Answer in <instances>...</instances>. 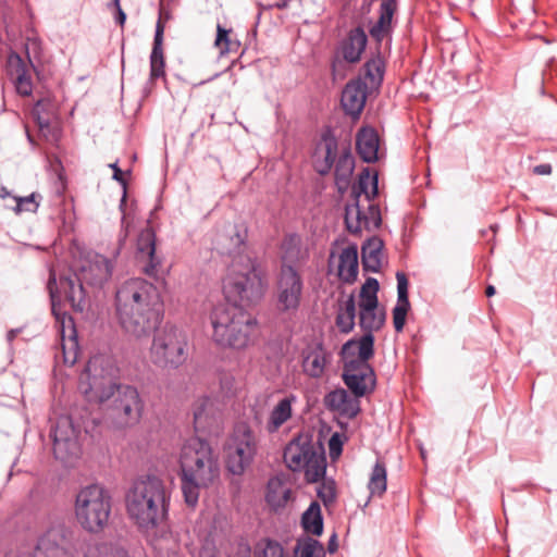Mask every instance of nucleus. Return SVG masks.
Listing matches in <instances>:
<instances>
[{"instance_id":"27","label":"nucleus","mask_w":557,"mask_h":557,"mask_svg":"<svg viewBox=\"0 0 557 557\" xmlns=\"http://www.w3.org/2000/svg\"><path fill=\"white\" fill-rule=\"evenodd\" d=\"M297 403V396L294 394H288L281 398L270 411L268 421H267V430L270 433H274L280 430V428L286 423L293 416V406Z\"/></svg>"},{"instance_id":"45","label":"nucleus","mask_w":557,"mask_h":557,"mask_svg":"<svg viewBox=\"0 0 557 557\" xmlns=\"http://www.w3.org/2000/svg\"><path fill=\"white\" fill-rule=\"evenodd\" d=\"M321 480L322 482L317 488V495L325 506H329L336 498V485L332 479H324L323 476Z\"/></svg>"},{"instance_id":"50","label":"nucleus","mask_w":557,"mask_h":557,"mask_svg":"<svg viewBox=\"0 0 557 557\" xmlns=\"http://www.w3.org/2000/svg\"><path fill=\"white\" fill-rule=\"evenodd\" d=\"M113 170V178L117 182H120L121 184L125 185V182L123 180V174H122V171L121 169L117 166L116 163H113L110 165Z\"/></svg>"},{"instance_id":"18","label":"nucleus","mask_w":557,"mask_h":557,"mask_svg":"<svg viewBox=\"0 0 557 557\" xmlns=\"http://www.w3.org/2000/svg\"><path fill=\"white\" fill-rule=\"evenodd\" d=\"M329 268L336 272L343 283L356 282L359 272L357 245L333 248L329 258Z\"/></svg>"},{"instance_id":"33","label":"nucleus","mask_w":557,"mask_h":557,"mask_svg":"<svg viewBox=\"0 0 557 557\" xmlns=\"http://www.w3.org/2000/svg\"><path fill=\"white\" fill-rule=\"evenodd\" d=\"M282 265H293L304 262L307 257V250L302 248L301 237L297 234H289L284 237L282 245Z\"/></svg>"},{"instance_id":"38","label":"nucleus","mask_w":557,"mask_h":557,"mask_svg":"<svg viewBox=\"0 0 557 557\" xmlns=\"http://www.w3.org/2000/svg\"><path fill=\"white\" fill-rule=\"evenodd\" d=\"M301 524L306 532L313 535H320L323 532V519L321 508L318 502H312L304 512Z\"/></svg>"},{"instance_id":"35","label":"nucleus","mask_w":557,"mask_h":557,"mask_svg":"<svg viewBox=\"0 0 557 557\" xmlns=\"http://www.w3.org/2000/svg\"><path fill=\"white\" fill-rule=\"evenodd\" d=\"M383 242L373 236L369 238L361 248L362 265L368 272H379L382 267L383 259Z\"/></svg>"},{"instance_id":"10","label":"nucleus","mask_w":557,"mask_h":557,"mask_svg":"<svg viewBox=\"0 0 557 557\" xmlns=\"http://www.w3.org/2000/svg\"><path fill=\"white\" fill-rule=\"evenodd\" d=\"M284 462L293 472H304L307 482H319L325 475L324 450L307 434L294 437L284 449Z\"/></svg>"},{"instance_id":"36","label":"nucleus","mask_w":557,"mask_h":557,"mask_svg":"<svg viewBox=\"0 0 557 557\" xmlns=\"http://www.w3.org/2000/svg\"><path fill=\"white\" fill-rule=\"evenodd\" d=\"M82 557H131L119 544L106 541H90L83 548Z\"/></svg>"},{"instance_id":"25","label":"nucleus","mask_w":557,"mask_h":557,"mask_svg":"<svg viewBox=\"0 0 557 557\" xmlns=\"http://www.w3.org/2000/svg\"><path fill=\"white\" fill-rule=\"evenodd\" d=\"M336 151V139L331 135H323L313 154L314 169L318 173L326 174L330 172L334 164Z\"/></svg>"},{"instance_id":"13","label":"nucleus","mask_w":557,"mask_h":557,"mask_svg":"<svg viewBox=\"0 0 557 557\" xmlns=\"http://www.w3.org/2000/svg\"><path fill=\"white\" fill-rule=\"evenodd\" d=\"M379 288L377 280L368 277L358 294L359 325L364 331L363 335H373L372 333L379 331L385 323V310L377 299Z\"/></svg>"},{"instance_id":"14","label":"nucleus","mask_w":557,"mask_h":557,"mask_svg":"<svg viewBox=\"0 0 557 557\" xmlns=\"http://www.w3.org/2000/svg\"><path fill=\"white\" fill-rule=\"evenodd\" d=\"M257 453L255 433L246 425H237L226 445V466L233 474H242Z\"/></svg>"},{"instance_id":"12","label":"nucleus","mask_w":557,"mask_h":557,"mask_svg":"<svg viewBox=\"0 0 557 557\" xmlns=\"http://www.w3.org/2000/svg\"><path fill=\"white\" fill-rule=\"evenodd\" d=\"M36 548L45 557H74L75 531L64 518L53 517L39 535Z\"/></svg>"},{"instance_id":"37","label":"nucleus","mask_w":557,"mask_h":557,"mask_svg":"<svg viewBox=\"0 0 557 557\" xmlns=\"http://www.w3.org/2000/svg\"><path fill=\"white\" fill-rule=\"evenodd\" d=\"M290 496V490L280 479H271L268 483L265 499L273 508L285 506Z\"/></svg>"},{"instance_id":"31","label":"nucleus","mask_w":557,"mask_h":557,"mask_svg":"<svg viewBox=\"0 0 557 557\" xmlns=\"http://www.w3.org/2000/svg\"><path fill=\"white\" fill-rule=\"evenodd\" d=\"M377 174L371 173L369 169H364L358 177V182L351 188V198L362 199L366 202H373L377 196Z\"/></svg>"},{"instance_id":"48","label":"nucleus","mask_w":557,"mask_h":557,"mask_svg":"<svg viewBox=\"0 0 557 557\" xmlns=\"http://www.w3.org/2000/svg\"><path fill=\"white\" fill-rule=\"evenodd\" d=\"M221 389L226 395H233L235 393V379L232 375H224L221 379Z\"/></svg>"},{"instance_id":"34","label":"nucleus","mask_w":557,"mask_h":557,"mask_svg":"<svg viewBox=\"0 0 557 557\" xmlns=\"http://www.w3.org/2000/svg\"><path fill=\"white\" fill-rule=\"evenodd\" d=\"M163 33L164 25L161 20L157 22L153 38V47L150 54V78L157 79L164 75V55H163Z\"/></svg>"},{"instance_id":"24","label":"nucleus","mask_w":557,"mask_h":557,"mask_svg":"<svg viewBox=\"0 0 557 557\" xmlns=\"http://www.w3.org/2000/svg\"><path fill=\"white\" fill-rule=\"evenodd\" d=\"M379 135L372 127H362L356 136V149L360 158L367 163L379 159Z\"/></svg>"},{"instance_id":"1","label":"nucleus","mask_w":557,"mask_h":557,"mask_svg":"<svg viewBox=\"0 0 557 557\" xmlns=\"http://www.w3.org/2000/svg\"><path fill=\"white\" fill-rule=\"evenodd\" d=\"M112 262L101 255L88 257L73 276H60L50 272L47 288L51 298L52 313L61 325V347L63 361L73 366L78 357V342L73 320L61 311V302L67 301L76 311H83L85 305V287H101L112 275Z\"/></svg>"},{"instance_id":"41","label":"nucleus","mask_w":557,"mask_h":557,"mask_svg":"<svg viewBox=\"0 0 557 557\" xmlns=\"http://www.w3.org/2000/svg\"><path fill=\"white\" fill-rule=\"evenodd\" d=\"M355 162L349 153L339 157L335 165V181L339 189L347 187L352 174Z\"/></svg>"},{"instance_id":"47","label":"nucleus","mask_w":557,"mask_h":557,"mask_svg":"<svg viewBox=\"0 0 557 557\" xmlns=\"http://www.w3.org/2000/svg\"><path fill=\"white\" fill-rule=\"evenodd\" d=\"M343 441L338 433H334L329 441L330 456L336 458L341 455Z\"/></svg>"},{"instance_id":"56","label":"nucleus","mask_w":557,"mask_h":557,"mask_svg":"<svg viewBox=\"0 0 557 557\" xmlns=\"http://www.w3.org/2000/svg\"><path fill=\"white\" fill-rule=\"evenodd\" d=\"M8 194H9V193H8V190H7L4 187H2V188L0 189V197L4 198V197H7V196H8Z\"/></svg>"},{"instance_id":"29","label":"nucleus","mask_w":557,"mask_h":557,"mask_svg":"<svg viewBox=\"0 0 557 557\" xmlns=\"http://www.w3.org/2000/svg\"><path fill=\"white\" fill-rule=\"evenodd\" d=\"M368 38L361 27L351 29L342 42V55L349 63H357L367 47Z\"/></svg>"},{"instance_id":"42","label":"nucleus","mask_w":557,"mask_h":557,"mask_svg":"<svg viewBox=\"0 0 557 557\" xmlns=\"http://www.w3.org/2000/svg\"><path fill=\"white\" fill-rule=\"evenodd\" d=\"M253 557H285V554L280 543L267 539L256 545Z\"/></svg>"},{"instance_id":"43","label":"nucleus","mask_w":557,"mask_h":557,"mask_svg":"<svg viewBox=\"0 0 557 557\" xmlns=\"http://www.w3.org/2000/svg\"><path fill=\"white\" fill-rule=\"evenodd\" d=\"M296 554L298 557H324V548L317 540L307 539L297 544Z\"/></svg>"},{"instance_id":"51","label":"nucleus","mask_w":557,"mask_h":557,"mask_svg":"<svg viewBox=\"0 0 557 557\" xmlns=\"http://www.w3.org/2000/svg\"><path fill=\"white\" fill-rule=\"evenodd\" d=\"M116 9V22L123 26L126 20V15L119 3V7H114Z\"/></svg>"},{"instance_id":"39","label":"nucleus","mask_w":557,"mask_h":557,"mask_svg":"<svg viewBox=\"0 0 557 557\" xmlns=\"http://www.w3.org/2000/svg\"><path fill=\"white\" fill-rule=\"evenodd\" d=\"M387 486V471L384 462L377 460L372 469L369 483H368V490L370 492V496L372 497H381Z\"/></svg>"},{"instance_id":"46","label":"nucleus","mask_w":557,"mask_h":557,"mask_svg":"<svg viewBox=\"0 0 557 557\" xmlns=\"http://www.w3.org/2000/svg\"><path fill=\"white\" fill-rule=\"evenodd\" d=\"M39 203L36 201V194L26 197L16 198V212L28 211L36 212Z\"/></svg>"},{"instance_id":"55","label":"nucleus","mask_w":557,"mask_h":557,"mask_svg":"<svg viewBox=\"0 0 557 557\" xmlns=\"http://www.w3.org/2000/svg\"><path fill=\"white\" fill-rule=\"evenodd\" d=\"M15 336H16V331L15 330H11V331L8 332V341L9 342H12Z\"/></svg>"},{"instance_id":"49","label":"nucleus","mask_w":557,"mask_h":557,"mask_svg":"<svg viewBox=\"0 0 557 557\" xmlns=\"http://www.w3.org/2000/svg\"><path fill=\"white\" fill-rule=\"evenodd\" d=\"M533 172L537 175H548L552 173V165L548 163H543L534 166Z\"/></svg>"},{"instance_id":"32","label":"nucleus","mask_w":557,"mask_h":557,"mask_svg":"<svg viewBox=\"0 0 557 557\" xmlns=\"http://www.w3.org/2000/svg\"><path fill=\"white\" fill-rule=\"evenodd\" d=\"M357 299L354 294L338 301L335 323L337 329L345 334L350 333L356 324Z\"/></svg>"},{"instance_id":"57","label":"nucleus","mask_w":557,"mask_h":557,"mask_svg":"<svg viewBox=\"0 0 557 557\" xmlns=\"http://www.w3.org/2000/svg\"><path fill=\"white\" fill-rule=\"evenodd\" d=\"M119 2H120V0H113L114 7H119Z\"/></svg>"},{"instance_id":"28","label":"nucleus","mask_w":557,"mask_h":557,"mask_svg":"<svg viewBox=\"0 0 557 557\" xmlns=\"http://www.w3.org/2000/svg\"><path fill=\"white\" fill-rule=\"evenodd\" d=\"M397 278V302L393 309V323L394 327L397 332H401L405 323L406 317L410 308V302L408 299V280L406 275L401 272L396 274Z\"/></svg>"},{"instance_id":"3","label":"nucleus","mask_w":557,"mask_h":557,"mask_svg":"<svg viewBox=\"0 0 557 557\" xmlns=\"http://www.w3.org/2000/svg\"><path fill=\"white\" fill-rule=\"evenodd\" d=\"M159 302L160 295L152 283L140 277L123 282L114 299L117 323L126 334L135 338L146 337L161 321Z\"/></svg>"},{"instance_id":"16","label":"nucleus","mask_w":557,"mask_h":557,"mask_svg":"<svg viewBox=\"0 0 557 557\" xmlns=\"http://www.w3.org/2000/svg\"><path fill=\"white\" fill-rule=\"evenodd\" d=\"M304 282L293 265H282L277 284V309L282 312H296L300 306Z\"/></svg>"},{"instance_id":"22","label":"nucleus","mask_w":557,"mask_h":557,"mask_svg":"<svg viewBox=\"0 0 557 557\" xmlns=\"http://www.w3.org/2000/svg\"><path fill=\"white\" fill-rule=\"evenodd\" d=\"M397 10L396 0H382L377 21L370 27L369 34L376 41L382 42L393 30V16Z\"/></svg>"},{"instance_id":"53","label":"nucleus","mask_w":557,"mask_h":557,"mask_svg":"<svg viewBox=\"0 0 557 557\" xmlns=\"http://www.w3.org/2000/svg\"><path fill=\"white\" fill-rule=\"evenodd\" d=\"M4 557H35L32 553H9Z\"/></svg>"},{"instance_id":"40","label":"nucleus","mask_w":557,"mask_h":557,"mask_svg":"<svg viewBox=\"0 0 557 557\" xmlns=\"http://www.w3.org/2000/svg\"><path fill=\"white\" fill-rule=\"evenodd\" d=\"M364 78L370 87H379L384 77L385 62L381 55H376L366 62L363 65Z\"/></svg>"},{"instance_id":"15","label":"nucleus","mask_w":557,"mask_h":557,"mask_svg":"<svg viewBox=\"0 0 557 557\" xmlns=\"http://www.w3.org/2000/svg\"><path fill=\"white\" fill-rule=\"evenodd\" d=\"M51 435L53 438V454L57 459L63 463L71 465L79 457V428L74 425L71 417H60L52 429Z\"/></svg>"},{"instance_id":"5","label":"nucleus","mask_w":557,"mask_h":557,"mask_svg":"<svg viewBox=\"0 0 557 557\" xmlns=\"http://www.w3.org/2000/svg\"><path fill=\"white\" fill-rule=\"evenodd\" d=\"M170 492L157 475L138 476L125 496L126 511L135 524L143 530H151L162 523L168 516Z\"/></svg>"},{"instance_id":"30","label":"nucleus","mask_w":557,"mask_h":557,"mask_svg":"<svg viewBox=\"0 0 557 557\" xmlns=\"http://www.w3.org/2000/svg\"><path fill=\"white\" fill-rule=\"evenodd\" d=\"M324 403L329 409L349 418L355 417L359 412L358 401L343 388L330 392L325 396Z\"/></svg>"},{"instance_id":"52","label":"nucleus","mask_w":557,"mask_h":557,"mask_svg":"<svg viewBox=\"0 0 557 557\" xmlns=\"http://www.w3.org/2000/svg\"><path fill=\"white\" fill-rule=\"evenodd\" d=\"M341 65H342V62L337 61V60L332 63V74H333L334 79H336L338 76V66H341Z\"/></svg>"},{"instance_id":"19","label":"nucleus","mask_w":557,"mask_h":557,"mask_svg":"<svg viewBox=\"0 0 557 557\" xmlns=\"http://www.w3.org/2000/svg\"><path fill=\"white\" fill-rule=\"evenodd\" d=\"M137 259L144 262L143 272L151 277L157 276L161 259L156 255V235L149 227L144 228L137 238Z\"/></svg>"},{"instance_id":"8","label":"nucleus","mask_w":557,"mask_h":557,"mask_svg":"<svg viewBox=\"0 0 557 557\" xmlns=\"http://www.w3.org/2000/svg\"><path fill=\"white\" fill-rule=\"evenodd\" d=\"M223 292L233 306L243 308L260 300L264 284L255 261L245 253L236 255L223 281Z\"/></svg>"},{"instance_id":"6","label":"nucleus","mask_w":557,"mask_h":557,"mask_svg":"<svg viewBox=\"0 0 557 557\" xmlns=\"http://www.w3.org/2000/svg\"><path fill=\"white\" fill-rule=\"evenodd\" d=\"M212 339L221 347L243 350L259 335L257 319L243 308L220 304L210 312Z\"/></svg>"},{"instance_id":"7","label":"nucleus","mask_w":557,"mask_h":557,"mask_svg":"<svg viewBox=\"0 0 557 557\" xmlns=\"http://www.w3.org/2000/svg\"><path fill=\"white\" fill-rule=\"evenodd\" d=\"M373 355V335H362L358 341L350 339L342 348L343 380L356 397L364 396L375 386V374L368 362Z\"/></svg>"},{"instance_id":"21","label":"nucleus","mask_w":557,"mask_h":557,"mask_svg":"<svg viewBox=\"0 0 557 557\" xmlns=\"http://www.w3.org/2000/svg\"><path fill=\"white\" fill-rule=\"evenodd\" d=\"M367 100V84L361 79L349 82L342 92V107L352 117H358Z\"/></svg>"},{"instance_id":"44","label":"nucleus","mask_w":557,"mask_h":557,"mask_svg":"<svg viewBox=\"0 0 557 557\" xmlns=\"http://www.w3.org/2000/svg\"><path fill=\"white\" fill-rule=\"evenodd\" d=\"M214 46L219 49L220 54L223 55L236 49L238 47V42L232 41L230 38V30L225 29L220 24H218Z\"/></svg>"},{"instance_id":"23","label":"nucleus","mask_w":557,"mask_h":557,"mask_svg":"<svg viewBox=\"0 0 557 557\" xmlns=\"http://www.w3.org/2000/svg\"><path fill=\"white\" fill-rule=\"evenodd\" d=\"M220 417L218 403L210 397H201L194 404V424L196 431L210 429Z\"/></svg>"},{"instance_id":"54","label":"nucleus","mask_w":557,"mask_h":557,"mask_svg":"<svg viewBox=\"0 0 557 557\" xmlns=\"http://www.w3.org/2000/svg\"><path fill=\"white\" fill-rule=\"evenodd\" d=\"M495 293H496V290L493 285H488L485 289V294L487 297H492L493 295H495Z\"/></svg>"},{"instance_id":"11","label":"nucleus","mask_w":557,"mask_h":557,"mask_svg":"<svg viewBox=\"0 0 557 557\" xmlns=\"http://www.w3.org/2000/svg\"><path fill=\"white\" fill-rule=\"evenodd\" d=\"M187 336L178 327L165 324L152 339L150 360L162 369H176L187 358Z\"/></svg>"},{"instance_id":"4","label":"nucleus","mask_w":557,"mask_h":557,"mask_svg":"<svg viewBox=\"0 0 557 557\" xmlns=\"http://www.w3.org/2000/svg\"><path fill=\"white\" fill-rule=\"evenodd\" d=\"M181 484L185 503L198 504L200 491L212 485L220 474L211 446L198 436L187 440L180 454Z\"/></svg>"},{"instance_id":"17","label":"nucleus","mask_w":557,"mask_h":557,"mask_svg":"<svg viewBox=\"0 0 557 557\" xmlns=\"http://www.w3.org/2000/svg\"><path fill=\"white\" fill-rule=\"evenodd\" d=\"M345 224L347 231L354 235L377 228L381 224L377 205L362 201V199H351L345 208Z\"/></svg>"},{"instance_id":"9","label":"nucleus","mask_w":557,"mask_h":557,"mask_svg":"<svg viewBox=\"0 0 557 557\" xmlns=\"http://www.w3.org/2000/svg\"><path fill=\"white\" fill-rule=\"evenodd\" d=\"M112 510L110 493L100 484L82 487L74 502V515L78 525L90 534L102 532L109 524Z\"/></svg>"},{"instance_id":"20","label":"nucleus","mask_w":557,"mask_h":557,"mask_svg":"<svg viewBox=\"0 0 557 557\" xmlns=\"http://www.w3.org/2000/svg\"><path fill=\"white\" fill-rule=\"evenodd\" d=\"M330 361L331 355L322 343H311L302 349L301 368L304 373L312 379L322 377Z\"/></svg>"},{"instance_id":"2","label":"nucleus","mask_w":557,"mask_h":557,"mask_svg":"<svg viewBox=\"0 0 557 557\" xmlns=\"http://www.w3.org/2000/svg\"><path fill=\"white\" fill-rule=\"evenodd\" d=\"M117 372L110 357L96 355L81 374L78 389L89 403L103 404L113 398L108 416L115 428L124 429L138 423L144 403L137 388L117 384Z\"/></svg>"},{"instance_id":"26","label":"nucleus","mask_w":557,"mask_h":557,"mask_svg":"<svg viewBox=\"0 0 557 557\" xmlns=\"http://www.w3.org/2000/svg\"><path fill=\"white\" fill-rule=\"evenodd\" d=\"M8 69L10 75L14 78L17 92L22 96H29L33 91V84L28 65L18 54L12 53L8 59Z\"/></svg>"}]
</instances>
